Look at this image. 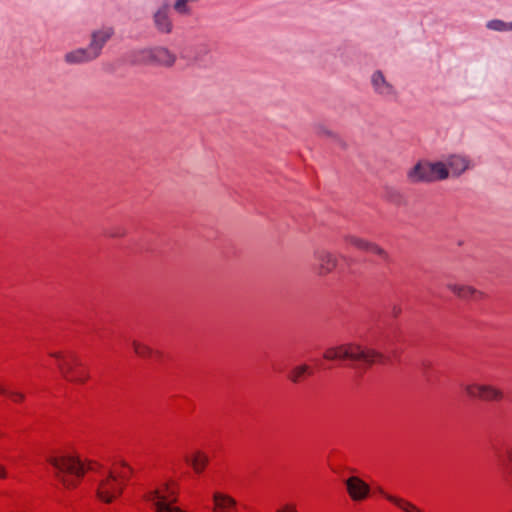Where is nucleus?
<instances>
[{
	"mask_svg": "<svg viewBox=\"0 0 512 512\" xmlns=\"http://www.w3.org/2000/svg\"><path fill=\"white\" fill-rule=\"evenodd\" d=\"M114 35L115 29L110 25H102L93 29L89 35L88 46L68 51L64 54V62L68 65H84L97 60Z\"/></svg>",
	"mask_w": 512,
	"mask_h": 512,
	"instance_id": "nucleus-1",
	"label": "nucleus"
},
{
	"mask_svg": "<svg viewBox=\"0 0 512 512\" xmlns=\"http://www.w3.org/2000/svg\"><path fill=\"white\" fill-rule=\"evenodd\" d=\"M323 357L327 360H350L365 366L375 363H384L386 357L383 353L357 343H347L325 350Z\"/></svg>",
	"mask_w": 512,
	"mask_h": 512,
	"instance_id": "nucleus-2",
	"label": "nucleus"
},
{
	"mask_svg": "<svg viewBox=\"0 0 512 512\" xmlns=\"http://www.w3.org/2000/svg\"><path fill=\"white\" fill-rule=\"evenodd\" d=\"M47 461L55 470V477L62 483L65 488H73L85 473V465L79 458L61 454L48 457Z\"/></svg>",
	"mask_w": 512,
	"mask_h": 512,
	"instance_id": "nucleus-3",
	"label": "nucleus"
},
{
	"mask_svg": "<svg viewBox=\"0 0 512 512\" xmlns=\"http://www.w3.org/2000/svg\"><path fill=\"white\" fill-rule=\"evenodd\" d=\"M449 178V170L442 161H419L407 172L410 183H432Z\"/></svg>",
	"mask_w": 512,
	"mask_h": 512,
	"instance_id": "nucleus-4",
	"label": "nucleus"
},
{
	"mask_svg": "<svg viewBox=\"0 0 512 512\" xmlns=\"http://www.w3.org/2000/svg\"><path fill=\"white\" fill-rule=\"evenodd\" d=\"M50 356L58 360V369L66 381L83 384L89 378L88 372L81 368V362L75 354L52 352Z\"/></svg>",
	"mask_w": 512,
	"mask_h": 512,
	"instance_id": "nucleus-5",
	"label": "nucleus"
},
{
	"mask_svg": "<svg viewBox=\"0 0 512 512\" xmlns=\"http://www.w3.org/2000/svg\"><path fill=\"white\" fill-rule=\"evenodd\" d=\"M468 397L486 402L501 401L504 398L502 389L487 383H471L463 385Z\"/></svg>",
	"mask_w": 512,
	"mask_h": 512,
	"instance_id": "nucleus-6",
	"label": "nucleus"
},
{
	"mask_svg": "<svg viewBox=\"0 0 512 512\" xmlns=\"http://www.w3.org/2000/svg\"><path fill=\"white\" fill-rule=\"evenodd\" d=\"M123 485L118 477L111 471H106L99 480L97 495L106 502L110 503L122 493Z\"/></svg>",
	"mask_w": 512,
	"mask_h": 512,
	"instance_id": "nucleus-7",
	"label": "nucleus"
},
{
	"mask_svg": "<svg viewBox=\"0 0 512 512\" xmlns=\"http://www.w3.org/2000/svg\"><path fill=\"white\" fill-rule=\"evenodd\" d=\"M152 22L154 28L160 34L168 35L173 32L174 24L169 3L164 2L156 8L152 14Z\"/></svg>",
	"mask_w": 512,
	"mask_h": 512,
	"instance_id": "nucleus-8",
	"label": "nucleus"
},
{
	"mask_svg": "<svg viewBox=\"0 0 512 512\" xmlns=\"http://www.w3.org/2000/svg\"><path fill=\"white\" fill-rule=\"evenodd\" d=\"M370 83L373 92L385 100L396 99L398 92L396 87L387 80L382 71L376 70L372 73Z\"/></svg>",
	"mask_w": 512,
	"mask_h": 512,
	"instance_id": "nucleus-9",
	"label": "nucleus"
},
{
	"mask_svg": "<svg viewBox=\"0 0 512 512\" xmlns=\"http://www.w3.org/2000/svg\"><path fill=\"white\" fill-rule=\"evenodd\" d=\"M442 162L446 165V169L449 170V177L452 178H458L474 167L471 158L464 154H451Z\"/></svg>",
	"mask_w": 512,
	"mask_h": 512,
	"instance_id": "nucleus-10",
	"label": "nucleus"
},
{
	"mask_svg": "<svg viewBox=\"0 0 512 512\" xmlns=\"http://www.w3.org/2000/svg\"><path fill=\"white\" fill-rule=\"evenodd\" d=\"M314 259L317 262L316 269L320 276L331 273L338 265L337 257L325 249L315 250Z\"/></svg>",
	"mask_w": 512,
	"mask_h": 512,
	"instance_id": "nucleus-11",
	"label": "nucleus"
},
{
	"mask_svg": "<svg viewBox=\"0 0 512 512\" xmlns=\"http://www.w3.org/2000/svg\"><path fill=\"white\" fill-rule=\"evenodd\" d=\"M347 493L350 498L355 502L365 500L370 493L369 485L357 476H351L345 481Z\"/></svg>",
	"mask_w": 512,
	"mask_h": 512,
	"instance_id": "nucleus-12",
	"label": "nucleus"
},
{
	"mask_svg": "<svg viewBox=\"0 0 512 512\" xmlns=\"http://www.w3.org/2000/svg\"><path fill=\"white\" fill-rule=\"evenodd\" d=\"M496 456L505 482L512 487V445L503 446L497 451Z\"/></svg>",
	"mask_w": 512,
	"mask_h": 512,
	"instance_id": "nucleus-13",
	"label": "nucleus"
},
{
	"mask_svg": "<svg viewBox=\"0 0 512 512\" xmlns=\"http://www.w3.org/2000/svg\"><path fill=\"white\" fill-rule=\"evenodd\" d=\"M176 55L165 46L152 47V65L165 68L172 67L176 62Z\"/></svg>",
	"mask_w": 512,
	"mask_h": 512,
	"instance_id": "nucleus-14",
	"label": "nucleus"
},
{
	"mask_svg": "<svg viewBox=\"0 0 512 512\" xmlns=\"http://www.w3.org/2000/svg\"><path fill=\"white\" fill-rule=\"evenodd\" d=\"M447 288L462 300L478 299L483 296L481 291L469 285L450 282L447 284Z\"/></svg>",
	"mask_w": 512,
	"mask_h": 512,
	"instance_id": "nucleus-15",
	"label": "nucleus"
},
{
	"mask_svg": "<svg viewBox=\"0 0 512 512\" xmlns=\"http://www.w3.org/2000/svg\"><path fill=\"white\" fill-rule=\"evenodd\" d=\"M214 512H232L236 507V501L229 495L216 492L213 494Z\"/></svg>",
	"mask_w": 512,
	"mask_h": 512,
	"instance_id": "nucleus-16",
	"label": "nucleus"
},
{
	"mask_svg": "<svg viewBox=\"0 0 512 512\" xmlns=\"http://www.w3.org/2000/svg\"><path fill=\"white\" fill-rule=\"evenodd\" d=\"M129 60L136 65H152V47L131 50Z\"/></svg>",
	"mask_w": 512,
	"mask_h": 512,
	"instance_id": "nucleus-17",
	"label": "nucleus"
},
{
	"mask_svg": "<svg viewBox=\"0 0 512 512\" xmlns=\"http://www.w3.org/2000/svg\"><path fill=\"white\" fill-rule=\"evenodd\" d=\"M377 491L384 496L388 501L396 505L398 508L403 510L404 512H422L416 505L413 503L400 498L393 496L391 494L386 493L381 487L377 488Z\"/></svg>",
	"mask_w": 512,
	"mask_h": 512,
	"instance_id": "nucleus-18",
	"label": "nucleus"
},
{
	"mask_svg": "<svg viewBox=\"0 0 512 512\" xmlns=\"http://www.w3.org/2000/svg\"><path fill=\"white\" fill-rule=\"evenodd\" d=\"M185 461L189 463L196 473H201L209 462V457L202 451H196L191 457H186Z\"/></svg>",
	"mask_w": 512,
	"mask_h": 512,
	"instance_id": "nucleus-19",
	"label": "nucleus"
},
{
	"mask_svg": "<svg viewBox=\"0 0 512 512\" xmlns=\"http://www.w3.org/2000/svg\"><path fill=\"white\" fill-rule=\"evenodd\" d=\"M199 0H174L173 10L180 16H189L192 14V5Z\"/></svg>",
	"mask_w": 512,
	"mask_h": 512,
	"instance_id": "nucleus-20",
	"label": "nucleus"
},
{
	"mask_svg": "<svg viewBox=\"0 0 512 512\" xmlns=\"http://www.w3.org/2000/svg\"><path fill=\"white\" fill-rule=\"evenodd\" d=\"M131 344L135 354L139 357L148 358L154 354H158V352H155L151 347L137 340H133Z\"/></svg>",
	"mask_w": 512,
	"mask_h": 512,
	"instance_id": "nucleus-21",
	"label": "nucleus"
},
{
	"mask_svg": "<svg viewBox=\"0 0 512 512\" xmlns=\"http://www.w3.org/2000/svg\"><path fill=\"white\" fill-rule=\"evenodd\" d=\"M343 239L347 244H350L355 248L363 251L367 250L370 243V241L352 234L345 235Z\"/></svg>",
	"mask_w": 512,
	"mask_h": 512,
	"instance_id": "nucleus-22",
	"label": "nucleus"
},
{
	"mask_svg": "<svg viewBox=\"0 0 512 512\" xmlns=\"http://www.w3.org/2000/svg\"><path fill=\"white\" fill-rule=\"evenodd\" d=\"M486 27L493 31L508 32L511 31V22L493 19L487 22Z\"/></svg>",
	"mask_w": 512,
	"mask_h": 512,
	"instance_id": "nucleus-23",
	"label": "nucleus"
},
{
	"mask_svg": "<svg viewBox=\"0 0 512 512\" xmlns=\"http://www.w3.org/2000/svg\"><path fill=\"white\" fill-rule=\"evenodd\" d=\"M306 373H311L310 371V368L307 366V365H299V366H296L294 367L289 375H288V378L293 382V383H297L299 382L300 378L306 374Z\"/></svg>",
	"mask_w": 512,
	"mask_h": 512,
	"instance_id": "nucleus-24",
	"label": "nucleus"
},
{
	"mask_svg": "<svg viewBox=\"0 0 512 512\" xmlns=\"http://www.w3.org/2000/svg\"><path fill=\"white\" fill-rule=\"evenodd\" d=\"M366 251L372 252L374 254H377L380 257L384 258V259L388 258L387 252L384 249H382L380 246H378L377 244H375L373 242L369 243V246H368Z\"/></svg>",
	"mask_w": 512,
	"mask_h": 512,
	"instance_id": "nucleus-25",
	"label": "nucleus"
},
{
	"mask_svg": "<svg viewBox=\"0 0 512 512\" xmlns=\"http://www.w3.org/2000/svg\"><path fill=\"white\" fill-rule=\"evenodd\" d=\"M366 251L372 252L374 254H377L380 257L384 258V259L388 258L387 252L384 249H382L380 246H378L377 244H375L373 242L369 243V246H368Z\"/></svg>",
	"mask_w": 512,
	"mask_h": 512,
	"instance_id": "nucleus-26",
	"label": "nucleus"
},
{
	"mask_svg": "<svg viewBox=\"0 0 512 512\" xmlns=\"http://www.w3.org/2000/svg\"><path fill=\"white\" fill-rule=\"evenodd\" d=\"M0 394H7L10 396L15 402L23 401L25 396L21 392H8L3 386L0 385Z\"/></svg>",
	"mask_w": 512,
	"mask_h": 512,
	"instance_id": "nucleus-27",
	"label": "nucleus"
},
{
	"mask_svg": "<svg viewBox=\"0 0 512 512\" xmlns=\"http://www.w3.org/2000/svg\"><path fill=\"white\" fill-rule=\"evenodd\" d=\"M386 196L391 202L394 203H399L402 198L401 194L397 190L391 188L387 189Z\"/></svg>",
	"mask_w": 512,
	"mask_h": 512,
	"instance_id": "nucleus-28",
	"label": "nucleus"
},
{
	"mask_svg": "<svg viewBox=\"0 0 512 512\" xmlns=\"http://www.w3.org/2000/svg\"><path fill=\"white\" fill-rule=\"evenodd\" d=\"M125 470L120 472L119 475H116L119 481L124 485L125 481L128 479L129 475L133 473V469L127 464H123Z\"/></svg>",
	"mask_w": 512,
	"mask_h": 512,
	"instance_id": "nucleus-29",
	"label": "nucleus"
},
{
	"mask_svg": "<svg viewBox=\"0 0 512 512\" xmlns=\"http://www.w3.org/2000/svg\"><path fill=\"white\" fill-rule=\"evenodd\" d=\"M126 231L121 228L110 230L106 233V235L110 238H119L125 236Z\"/></svg>",
	"mask_w": 512,
	"mask_h": 512,
	"instance_id": "nucleus-30",
	"label": "nucleus"
},
{
	"mask_svg": "<svg viewBox=\"0 0 512 512\" xmlns=\"http://www.w3.org/2000/svg\"><path fill=\"white\" fill-rule=\"evenodd\" d=\"M276 512H297V509L294 504H286L281 509H278Z\"/></svg>",
	"mask_w": 512,
	"mask_h": 512,
	"instance_id": "nucleus-31",
	"label": "nucleus"
},
{
	"mask_svg": "<svg viewBox=\"0 0 512 512\" xmlns=\"http://www.w3.org/2000/svg\"><path fill=\"white\" fill-rule=\"evenodd\" d=\"M7 477L6 469L3 465H0V478L4 479Z\"/></svg>",
	"mask_w": 512,
	"mask_h": 512,
	"instance_id": "nucleus-32",
	"label": "nucleus"
},
{
	"mask_svg": "<svg viewBox=\"0 0 512 512\" xmlns=\"http://www.w3.org/2000/svg\"><path fill=\"white\" fill-rule=\"evenodd\" d=\"M87 469H88V470H94V469H95V468H94V464L89 463V464H88V466H87Z\"/></svg>",
	"mask_w": 512,
	"mask_h": 512,
	"instance_id": "nucleus-33",
	"label": "nucleus"
},
{
	"mask_svg": "<svg viewBox=\"0 0 512 512\" xmlns=\"http://www.w3.org/2000/svg\"><path fill=\"white\" fill-rule=\"evenodd\" d=\"M399 312H400V309H399V308H397V309L395 308V309H394V313H395V315H397Z\"/></svg>",
	"mask_w": 512,
	"mask_h": 512,
	"instance_id": "nucleus-34",
	"label": "nucleus"
},
{
	"mask_svg": "<svg viewBox=\"0 0 512 512\" xmlns=\"http://www.w3.org/2000/svg\"><path fill=\"white\" fill-rule=\"evenodd\" d=\"M511 31H512V21H511Z\"/></svg>",
	"mask_w": 512,
	"mask_h": 512,
	"instance_id": "nucleus-35",
	"label": "nucleus"
}]
</instances>
